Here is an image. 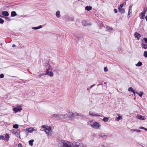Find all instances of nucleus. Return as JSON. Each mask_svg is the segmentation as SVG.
Wrapping results in <instances>:
<instances>
[{
  "label": "nucleus",
  "instance_id": "nucleus-1",
  "mask_svg": "<svg viewBox=\"0 0 147 147\" xmlns=\"http://www.w3.org/2000/svg\"><path fill=\"white\" fill-rule=\"evenodd\" d=\"M74 142L62 140L59 141L57 144L58 147H74Z\"/></svg>",
  "mask_w": 147,
  "mask_h": 147
},
{
  "label": "nucleus",
  "instance_id": "nucleus-2",
  "mask_svg": "<svg viewBox=\"0 0 147 147\" xmlns=\"http://www.w3.org/2000/svg\"><path fill=\"white\" fill-rule=\"evenodd\" d=\"M42 127L45 129L44 131L48 136H50L51 135V129L50 127L45 125H42Z\"/></svg>",
  "mask_w": 147,
  "mask_h": 147
},
{
  "label": "nucleus",
  "instance_id": "nucleus-3",
  "mask_svg": "<svg viewBox=\"0 0 147 147\" xmlns=\"http://www.w3.org/2000/svg\"><path fill=\"white\" fill-rule=\"evenodd\" d=\"M74 113L69 112L63 115V119H69L73 118Z\"/></svg>",
  "mask_w": 147,
  "mask_h": 147
},
{
  "label": "nucleus",
  "instance_id": "nucleus-4",
  "mask_svg": "<svg viewBox=\"0 0 147 147\" xmlns=\"http://www.w3.org/2000/svg\"><path fill=\"white\" fill-rule=\"evenodd\" d=\"M63 115L58 114H55L51 115V117H55L57 118L58 119L60 120L63 119Z\"/></svg>",
  "mask_w": 147,
  "mask_h": 147
},
{
  "label": "nucleus",
  "instance_id": "nucleus-5",
  "mask_svg": "<svg viewBox=\"0 0 147 147\" xmlns=\"http://www.w3.org/2000/svg\"><path fill=\"white\" fill-rule=\"evenodd\" d=\"M147 11V9L146 8H144L143 9V11L139 15V16L141 19L144 18V17L145 14Z\"/></svg>",
  "mask_w": 147,
  "mask_h": 147
},
{
  "label": "nucleus",
  "instance_id": "nucleus-6",
  "mask_svg": "<svg viewBox=\"0 0 147 147\" xmlns=\"http://www.w3.org/2000/svg\"><path fill=\"white\" fill-rule=\"evenodd\" d=\"M50 65H49V67L48 69H46V75L47 74L48 76H49L51 77H52L53 76L54 73L52 71H50Z\"/></svg>",
  "mask_w": 147,
  "mask_h": 147
},
{
  "label": "nucleus",
  "instance_id": "nucleus-7",
  "mask_svg": "<svg viewBox=\"0 0 147 147\" xmlns=\"http://www.w3.org/2000/svg\"><path fill=\"white\" fill-rule=\"evenodd\" d=\"M91 126L92 127L97 129L101 126V125L98 122H96L91 125Z\"/></svg>",
  "mask_w": 147,
  "mask_h": 147
},
{
  "label": "nucleus",
  "instance_id": "nucleus-8",
  "mask_svg": "<svg viewBox=\"0 0 147 147\" xmlns=\"http://www.w3.org/2000/svg\"><path fill=\"white\" fill-rule=\"evenodd\" d=\"M22 109L20 106L16 107L13 109L15 113H17L18 111H21Z\"/></svg>",
  "mask_w": 147,
  "mask_h": 147
},
{
  "label": "nucleus",
  "instance_id": "nucleus-9",
  "mask_svg": "<svg viewBox=\"0 0 147 147\" xmlns=\"http://www.w3.org/2000/svg\"><path fill=\"white\" fill-rule=\"evenodd\" d=\"M74 147H84L83 145L78 142H74Z\"/></svg>",
  "mask_w": 147,
  "mask_h": 147
},
{
  "label": "nucleus",
  "instance_id": "nucleus-10",
  "mask_svg": "<svg viewBox=\"0 0 147 147\" xmlns=\"http://www.w3.org/2000/svg\"><path fill=\"white\" fill-rule=\"evenodd\" d=\"M89 114L90 115L92 116H100V115H97V113L95 112H94L92 111H90L89 112Z\"/></svg>",
  "mask_w": 147,
  "mask_h": 147
},
{
  "label": "nucleus",
  "instance_id": "nucleus-11",
  "mask_svg": "<svg viewBox=\"0 0 147 147\" xmlns=\"http://www.w3.org/2000/svg\"><path fill=\"white\" fill-rule=\"evenodd\" d=\"M20 131L19 129H18L16 130V132H15V133H14V134L15 135L18 137L20 138Z\"/></svg>",
  "mask_w": 147,
  "mask_h": 147
},
{
  "label": "nucleus",
  "instance_id": "nucleus-12",
  "mask_svg": "<svg viewBox=\"0 0 147 147\" xmlns=\"http://www.w3.org/2000/svg\"><path fill=\"white\" fill-rule=\"evenodd\" d=\"M134 36L136 38H137V40H139V38L141 36L140 34L137 32H135L134 34Z\"/></svg>",
  "mask_w": 147,
  "mask_h": 147
},
{
  "label": "nucleus",
  "instance_id": "nucleus-13",
  "mask_svg": "<svg viewBox=\"0 0 147 147\" xmlns=\"http://www.w3.org/2000/svg\"><path fill=\"white\" fill-rule=\"evenodd\" d=\"M117 115L118 116L116 118V120L117 121H119V120L121 119L122 118V117L119 114H117Z\"/></svg>",
  "mask_w": 147,
  "mask_h": 147
},
{
  "label": "nucleus",
  "instance_id": "nucleus-14",
  "mask_svg": "<svg viewBox=\"0 0 147 147\" xmlns=\"http://www.w3.org/2000/svg\"><path fill=\"white\" fill-rule=\"evenodd\" d=\"M118 9L119 12L122 13H124L125 12V10L122 8L118 7Z\"/></svg>",
  "mask_w": 147,
  "mask_h": 147
},
{
  "label": "nucleus",
  "instance_id": "nucleus-15",
  "mask_svg": "<svg viewBox=\"0 0 147 147\" xmlns=\"http://www.w3.org/2000/svg\"><path fill=\"white\" fill-rule=\"evenodd\" d=\"M2 14L5 16H8L9 15V13L7 11H3L2 12Z\"/></svg>",
  "mask_w": 147,
  "mask_h": 147
},
{
  "label": "nucleus",
  "instance_id": "nucleus-16",
  "mask_svg": "<svg viewBox=\"0 0 147 147\" xmlns=\"http://www.w3.org/2000/svg\"><path fill=\"white\" fill-rule=\"evenodd\" d=\"M9 134L7 133L5 135V140H6L7 141L9 140Z\"/></svg>",
  "mask_w": 147,
  "mask_h": 147
},
{
  "label": "nucleus",
  "instance_id": "nucleus-17",
  "mask_svg": "<svg viewBox=\"0 0 147 147\" xmlns=\"http://www.w3.org/2000/svg\"><path fill=\"white\" fill-rule=\"evenodd\" d=\"M138 119L140 120H143L145 119L146 118L142 116L141 115H139L138 116Z\"/></svg>",
  "mask_w": 147,
  "mask_h": 147
},
{
  "label": "nucleus",
  "instance_id": "nucleus-18",
  "mask_svg": "<svg viewBox=\"0 0 147 147\" xmlns=\"http://www.w3.org/2000/svg\"><path fill=\"white\" fill-rule=\"evenodd\" d=\"M42 28V26L41 25H40L38 26L32 27V28L33 30H37L41 28Z\"/></svg>",
  "mask_w": 147,
  "mask_h": 147
},
{
  "label": "nucleus",
  "instance_id": "nucleus-19",
  "mask_svg": "<svg viewBox=\"0 0 147 147\" xmlns=\"http://www.w3.org/2000/svg\"><path fill=\"white\" fill-rule=\"evenodd\" d=\"M56 16L58 18H59L61 17L60 15V12L59 11H57L56 13Z\"/></svg>",
  "mask_w": 147,
  "mask_h": 147
},
{
  "label": "nucleus",
  "instance_id": "nucleus-20",
  "mask_svg": "<svg viewBox=\"0 0 147 147\" xmlns=\"http://www.w3.org/2000/svg\"><path fill=\"white\" fill-rule=\"evenodd\" d=\"M92 9V7L90 6H87L85 7V9L88 11H89L91 10Z\"/></svg>",
  "mask_w": 147,
  "mask_h": 147
},
{
  "label": "nucleus",
  "instance_id": "nucleus-21",
  "mask_svg": "<svg viewBox=\"0 0 147 147\" xmlns=\"http://www.w3.org/2000/svg\"><path fill=\"white\" fill-rule=\"evenodd\" d=\"M30 127H28L26 129H24L25 131H28V133H32V130L31 129H30Z\"/></svg>",
  "mask_w": 147,
  "mask_h": 147
},
{
  "label": "nucleus",
  "instance_id": "nucleus-22",
  "mask_svg": "<svg viewBox=\"0 0 147 147\" xmlns=\"http://www.w3.org/2000/svg\"><path fill=\"white\" fill-rule=\"evenodd\" d=\"M136 93L140 97H142L144 94L143 92L142 91H141L139 93L136 92Z\"/></svg>",
  "mask_w": 147,
  "mask_h": 147
},
{
  "label": "nucleus",
  "instance_id": "nucleus-23",
  "mask_svg": "<svg viewBox=\"0 0 147 147\" xmlns=\"http://www.w3.org/2000/svg\"><path fill=\"white\" fill-rule=\"evenodd\" d=\"M130 131L131 132H134V131H136L138 132H140L141 131L140 130L137 129H131L130 130Z\"/></svg>",
  "mask_w": 147,
  "mask_h": 147
},
{
  "label": "nucleus",
  "instance_id": "nucleus-24",
  "mask_svg": "<svg viewBox=\"0 0 147 147\" xmlns=\"http://www.w3.org/2000/svg\"><path fill=\"white\" fill-rule=\"evenodd\" d=\"M17 14L15 11H12L11 12V17H14L16 16V15Z\"/></svg>",
  "mask_w": 147,
  "mask_h": 147
},
{
  "label": "nucleus",
  "instance_id": "nucleus-25",
  "mask_svg": "<svg viewBox=\"0 0 147 147\" xmlns=\"http://www.w3.org/2000/svg\"><path fill=\"white\" fill-rule=\"evenodd\" d=\"M142 65V62L139 61V62L137 64H136V66L137 67H140Z\"/></svg>",
  "mask_w": 147,
  "mask_h": 147
},
{
  "label": "nucleus",
  "instance_id": "nucleus-26",
  "mask_svg": "<svg viewBox=\"0 0 147 147\" xmlns=\"http://www.w3.org/2000/svg\"><path fill=\"white\" fill-rule=\"evenodd\" d=\"M128 91L129 92H133L135 91L133 90V88L131 87H130L128 89Z\"/></svg>",
  "mask_w": 147,
  "mask_h": 147
},
{
  "label": "nucleus",
  "instance_id": "nucleus-27",
  "mask_svg": "<svg viewBox=\"0 0 147 147\" xmlns=\"http://www.w3.org/2000/svg\"><path fill=\"white\" fill-rule=\"evenodd\" d=\"M141 46L142 48H143L145 49H146L147 48V45L143 43L141 44Z\"/></svg>",
  "mask_w": 147,
  "mask_h": 147
},
{
  "label": "nucleus",
  "instance_id": "nucleus-28",
  "mask_svg": "<svg viewBox=\"0 0 147 147\" xmlns=\"http://www.w3.org/2000/svg\"><path fill=\"white\" fill-rule=\"evenodd\" d=\"M30 129L32 130V132L34 131H37V129L36 128L34 127H30Z\"/></svg>",
  "mask_w": 147,
  "mask_h": 147
},
{
  "label": "nucleus",
  "instance_id": "nucleus-29",
  "mask_svg": "<svg viewBox=\"0 0 147 147\" xmlns=\"http://www.w3.org/2000/svg\"><path fill=\"white\" fill-rule=\"evenodd\" d=\"M132 5H131L129 7V11H128V15L129 16V18L130 17V16H129V11H131V8H132Z\"/></svg>",
  "mask_w": 147,
  "mask_h": 147
},
{
  "label": "nucleus",
  "instance_id": "nucleus-30",
  "mask_svg": "<svg viewBox=\"0 0 147 147\" xmlns=\"http://www.w3.org/2000/svg\"><path fill=\"white\" fill-rule=\"evenodd\" d=\"M109 119V117H105L103 118L102 120L104 122H107L108 121Z\"/></svg>",
  "mask_w": 147,
  "mask_h": 147
},
{
  "label": "nucleus",
  "instance_id": "nucleus-31",
  "mask_svg": "<svg viewBox=\"0 0 147 147\" xmlns=\"http://www.w3.org/2000/svg\"><path fill=\"white\" fill-rule=\"evenodd\" d=\"M34 141V140H31L29 141V144L31 145V146H32L33 145V143Z\"/></svg>",
  "mask_w": 147,
  "mask_h": 147
},
{
  "label": "nucleus",
  "instance_id": "nucleus-32",
  "mask_svg": "<svg viewBox=\"0 0 147 147\" xmlns=\"http://www.w3.org/2000/svg\"><path fill=\"white\" fill-rule=\"evenodd\" d=\"M74 116H73V118L76 117V116H78L80 115V113H78L77 112H76L75 113H74Z\"/></svg>",
  "mask_w": 147,
  "mask_h": 147
},
{
  "label": "nucleus",
  "instance_id": "nucleus-33",
  "mask_svg": "<svg viewBox=\"0 0 147 147\" xmlns=\"http://www.w3.org/2000/svg\"><path fill=\"white\" fill-rule=\"evenodd\" d=\"M13 127L14 128L17 129L19 127V125L17 124H15L13 125Z\"/></svg>",
  "mask_w": 147,
  "mask_h": 147
},
{
  "label": "nucleus",
  "instance_id": "nucleus-34",
  "mask_svg": "<svg viewBox=\"0 0 147 147\" xmlns=\"http://www.w3.org/2000/svg\"><path fill=\"white\" fill-rule=\"evenodd\" d=\"M101 137L103 138H107L108 136L105 135L100 134L99 135Z\"/></svg>",
  "mask_w": 147,
  "mask_h": 147
},
{
  "label": "nucleus",
  "instance_id": "nucleus-35",
  "mask_svg": "<svg viewBox=\"0 0 147 147\" xmlns=\"http://www.w3.org/2000/svg\"><path fill=\"white\" fill-rule=\"evenodd\" d=\"M144 56L145 58H146L147 57V51H145L144 52Z\"/></svg>",
  "mask_w": 147,
  "mask_h": 147
},
{
  "label": "nucleus",
  "instance_id": "nucleus-36",
  "mask_svg": "<svg viewBox=\"0 0 147 147\" xmlns=\"http://www.w3.org/2000/svg\"><path fill=\"white\" fill-rule=\"evenodd\" d=\"M107 28L108 30V31H112V28L109 26H108L107 27Z\"/></svg>",
  "mask_w": 147,
  "mask_h": 147
},
{
  "label": "nucleus",
  "instance_id": "nucleus-37",
  "mask_svg": "<svg viewBox=\"0 0 147 147\" xmlns=\"http://www.w3.org/2000/svg\"><path fill=\"white\" fill-rule=\"evenodd\" d=\"M0 140H5V138L3 136H0Z\"/></svg>",
  "mask_w": 147,
  "mask_h": 147
},
{
  "label": "nucleus",
  "instance_id": "nucleus-38",
  "mask_svg": "<svg viewBox=\"0 0 147 147\" xmlns=\"http://www.w3.org/2000/svg\"><path fill=\"white\" fill-rule=\"evenodd\" d=\"M4 22V21L2 18H0V24H3Z\"/></svg>",
  "mask_w": 147,
  "mask_h": 147
},
{
  "label": "nucleus",
  "instance_id": "nucleus-39",
  "mask_svg": "<svg viewBox=\"0 0 147 147\" xmlns=\"http://www.w3.org/2000/svg\"><path fill=\"white\" fill-rule=\"evenodd\" d=\"M140 128L141 129H142L145 130L146 131H147V129L146 128L144 127H140Z\"/></svg>",
  "mask_w": 147,
  "mask_h": 147
},
{
  "label": "nucleus",
  "instance_id": "nucleus-40",
  "mask_svg": "<svg viewBox=\"0 0 147 147\" xmlns=\"http://www.w3.org/2000/svg\"><path fill=\"white\" fill-rule=\"evenodd\" d=\"M104 70L105 72H107L108 71V69L106 67H105L104 68Z\"/></svg>",
  "mask_w": 147,
  "mask_h": 147
},
{
  "label": "nucleus",
  "instance_id": "nucleus-41",
  "mask_svg": "<svg viewBox=\"0 0 147 147\" xmlns=\"http://www.w3.org/2000/svg\"><path fill=\"white\" fill-rule=\"evenodd\" d=\"M46 75V74H40L38 76L40 78V77L41 76H44V75Z\"/></svg>",
  "mask_w": 147,
  "mask_h": 147
},
{
  "label": "nucleus",
  "instance_id": "nucleus-42",
  "mask_svg": "<svg viewBox=\"0 0 147 147\" xmlns=\"http://www.w3.org/2000/svg\"><path fill=\"white\" fill-rule=\"evenodd\" d=\"M5 19L8 21H10L11 20L9 18L7 17H5Z\"/></svg>",
  "mask_w": 147,
  "mask_h": 147
},
{
  "label": "nucleus",
  "instance_id": "nucleus-43",
  "mask_svg": "<svg viewBox=\"0 0 147 147\" xmlns=\"http://www.w3.org/2000/svg\"><path fill=\"white\" fill-rule=\"evenodd\" d=\"M4 75L3 74H2L0 75V78H2L4 77Z\"/></svg>",
  "mask_w": 147,
  "mask_h": 147
},
{
  "label": "nucleus",
  "instance_id": "nucleus-44",
  "mask_svg": "<svg viewBox=\"0 0 147 147\" xmlns=\"http://www.w3.org/2000/svg\"><path fill=\"white\" fill-rule=\"evenodd\" d=\"M143 40H144L145 42L146 43H147V38H143Z\"/></svg>",
  "mask_w": 147,
  "mask_h": 147
},
{
  "label": "nucleus",
  "instance_id": "nucleus-45",
  "mask_svg": "<svg viewBox=\"0 0 147 147\" xmlns=\"http://www.w3.org/2000/svg\"><path fill=\"white\" fill-rule=\"evenodd\" d=\"M16 130L15 129H13L11 131V132H12V133L14 134V133H15V132H16Z\"/></svg>",
  "mask_w": 147,
  "mask_h": 147
},
{
  "label": "nucleus",
  "instance_id": "nucleus-46",
  "mask_svg": "<svg viewBox=\"0 0 147 147\" xmlns=\"http://www.w3.org/2000/svg\"><path fill=\"white\" fill-rule=\"evenodd\" d=\"M123 4H121L120 5V6L119 7L120 8H122V7H123Z\"/></svg>",
  "mask_w": 147,
  "mask_h": 147
},
{
  "label": "nucleus",
  "instance_id": "nucleus-47",
  "mask_svg": "<svg viewBox=\"0 0 147 147\" xmlns=\"http://www.w3.org/2000/svg\"><path fill=\"white\" fill-rule=\"evenodd\" d=\"M18 147H22V146L21 144H18Z\"/></svg>",
  "mask_w": 147,
  "mask_h": 147
},
{
  "label": "nucleus",
  "instance_id": "nucleus-48",
  "mask_svg": "<svg viewBox=\"0 0 147 147\" xmlns=\"http://www.w3.org/2000/svg\"><path fill=\"white\" fill-rule=\"evenodd\" d=\"M95 85V84H94L90 86V88H92Z\"/></svg>",
  "mask_w": 147,
  "mask_h": 147
},
{
  "label": "nucleus",
  "instance_id": "nucleus-49",
  "mask_svg": "<svg viewBox=\"0 0 147 147\" xmlns=\"http://www.w3.org/2000/svg\"><path fill=\"white\" fill-rule=\"evenodd\" d=\"M114 11H115V13H117V11L115 9H114Z\"/></svg>",
  "mask_w": 147,
  "mask_h": 147
},
{
  "label": "nucleus",
  "instance_id": "nucleus-50",
  "mask_svg": "<svg viewBox=\"0 0 147 147\" xmlns=\"http://www.w3.org/2000/svg\"><path fill=\"white\" fill-rule=\"evenodd\" d=\"M135 96H136V92L134 91L133 92Z\"/></svg>",
  "mask_w": 147,
  "mask_h": 147
},
{
  "label": "nucleus",
  "instance_id": "nucleus-51",
  "mask_svg": "<svg viewBox=\"0 0 147 147\" xmlns=\"http://www.w3.org/2000/svg\"><path fill=\"white\" fill-rule=\"evenodd\" d=\"M146 20L147 21V16H146L145 17Z\"/></svg>",
  "mask_w": 147,
  "mask_h": 147
},
{
  "label": "nucleus",
  "instance_id": "nucleus-52",
  "mask_svg": "<svg viewBox=\"0 0 147 147\" xmlns=\"http://www.w3.org/2000/svg\"><path fill=\"white\" fill-rule=\"evenodd\" d=\"M131 13V11H129V15Z\"/></svg>",
  "mask_w": 147,
  "mask_h": 147
},
{
  "label": "nucleus",
  "instance_id": "nucleus-53",
  "mask_svg": "<svg viewBox=\"0 0 147 147\" xmlns=\"http://www.w3.org/2000/svg\"><path fill=\"white\" fill-rule=\"evenodd\" d=\"M15 46V45H12V47H14Z\"/></svg>",
  "mask_w": 147,
  "mask_h": 147
},
{
  "label": "nucleus",
  "instance_id": "nucleus-54",
  "mask_svg": "<svg viewBox=\"0 0 147 147\" xmlns=\"http://www.w3.org/2000/svg\"><path fill=\"white\" fill-rule=\"evenodd\" d=\"M136 99V96H135V97L134 98V99L135 100Z\"/></svg>",
  "mask_w": 147,
  "mask_h": 147
},
{
  "label": "nucleus",
  "instance_id": "nucleus-55",
  "mask_svg": "<svg viewBox=\"0 0 147 147\" xmlns=\"http://www.w3.org/2000/svg\"><path fill=\"white\" fill-rule=\"evenodd\" d=\"M102 146L103 147H105V146H104L103 145H102Z\"/></svg>",
  "mask_w": 147,
  "mask_h": 147
},
{
  "label": "nucleus",
  "instance_id": "nucleus-56",
  "mask_svg": "<svg viewBox=\"0 0 147 147\" xmlns=\"http://www.w3.org/2000/svg\"><path fill=\"white\" fill-rule=\"evenodd\" d=\"M87 90H89V88H87Z\"/></svg>",
  "mask_w": 147,
  "mask_h": 147
},
{
  "label": "nucleus",
  "instance_id": "nucleus-57",
  "mask_svg": "<svg viewBox=\"0 0 147 147\" xmlns=\"http://www.w3.org/2000/svg\"><path fill=\"white\" fill-rule=\"evenodd\" d=\"M104 84H107V82H105Z\"/></svg>",
  "mask_w": 147,
  "mask_h": 147
},
{
  "label": "nucleus",
  "instance_id": "nucleus-58",
  "mask_svg": "<svg viewBox=\"0 0 147 147\" xmlns=\"http://www.w3.org/2000/svg\"><path fill=\"white\" fill-rule=\"evenodd\" d=\"M84 22H85V21H83V23Z\"/></svg>",
  "mask_w": 147,
  "mask_h": 147
}]
</instances>
